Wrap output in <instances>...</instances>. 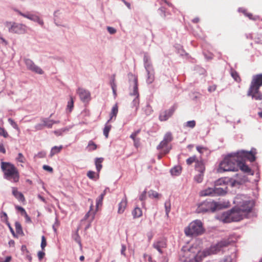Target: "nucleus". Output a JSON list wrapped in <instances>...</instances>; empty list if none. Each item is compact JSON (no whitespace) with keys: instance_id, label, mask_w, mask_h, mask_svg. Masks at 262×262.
Masks as SVG:
<instances>
[{"instance_id":"f257e3e1","label":"nucleus","mask_w":262,"mask_h":262,"mask_svg":"<svg viewBox=\"0 0 262 262\" xmlns=\"http://www.w3.org/2000/svg\"><path fill=\"white\" fill-rule=\"evenodd\" d=\"M233 202L235 206L231 210L224 212L218 215L217 218L222 222L227 223L243 220L251 211L254 205L252 201L242 194L237 195Z\"/></svg>"},{"instance_id":"f03ea898","label":"nucleus","mask_w":262,"mask_h":262,"mask_svg":"<svg viewBox=\"0 0 262 262\" xmlns=\"http://www.w3.org/2000/svg\"><path fill=\"white\" fill-rule=\"evenodd\" d=\"M257 154V149L253 147L250 151L239 150L227 155L220 164H245L246 161L253 163L256 161Z\"/></svg>"},{"instance_id":"7ed1b4c3","label":"nucleus","mask_w":262,"mask_h":262,"mask_svg":"<svg viewBox=\"0 0 262 262\" xmlns=\"http://www.w3.org/2000/svg\"><path fill=\"white\" fill-rule=\"evenodd\" d=\"M204 231L203 224L201 221L196 220L191 223L184 229L187 236H195L202 234Z\"/></svg>"},{"instance_id":"20e7f679","label":"nucleus","mask_w":262,"mask_h":262,"mask_svg":"<svg viewBox=\"0 0 262 262\" xmlns=\"http://www.w3.org/2000/svg\"><path fill=\"white\" fill-rule=\"evenodd\" d=\"M222 208V205L218 202L214 201H205L199 204L196 209L198 213L207 211L214 212L218 209Z\"/></svg>"},{"instance_id":"39448f33","label":"nucleus","mask_w":262,"mask_h":262,"mask_svg":"<svg viewBox=\"0 0 262 262\" xmlns=\"http://www.w3.org/2000/svg\"><path fill=\"white\" fill-rule=\"evenodd\" d=\"M230 244L228 240L223 239L217 244L212 245L210 248L204 251L205 256L215 254L222 251L224 248L227 247Z\"/></svg>"},{"instance_id":"423d86ee","label":"nucleus","mask_w":262,"mask_h":262,"mask_svg":"<svg viewBox=\"0 0 262 262\" xmlns=\"http://www.w3.org/2000/svg\"><path fill=\"white\" fill-rule=\"evenodd\" d=\"M5 25L8 29L9 32L11 33L24 34L27 32V27L22 24L6 21L5 23Z\"/></svg>"},{"instance_id":"0eeeda50","label":"nucleus","mask_w":262,"mask_h":262,"mask_svg":"<svg viewBox=\"0 0 262 262\" xmlns=\"http://www.w3.org/2000/svg\"><path fill=\"white\" fill-rule=\"evenodd\" d=\"M2 169L4 172L6 178L9 180L12 179L15 182L18 181L19 176L17 170L13 165H2Z\"/></svg>"},{"instance_id":"6e6552de","label":"nucleus","mask_w":262,"mask_h":262,"mask_svg":"<svg viewBox=\"0 0 262 262\" xmlns=\"http://www.w3.org/2000/svg\"><path fill=\"white\" fill-rule=\"evenodd\" d=\"M199 251L200 250L198 249L195 251H193V248L187 250H182L180 253V260L182 262L192 261Z\"/></svg>"},{"instance_id":"1a4fd4ad","label":"nucleus","mask_w":262,"mask_h":262,"mask_svg":"<svg viewBox=\"0 0 262 262\" xmlns=\"http://www.w3.org/2000/svg\"><path fill=\"white\" fill-rule=\"evenodd\" d=\"M177 106L173 105L168 110L161 111L159 114V119L161 121H165L172 116L176 110Z\"/></svg>"},{"instance_id":"9d476101","label":"nucleus","mask_w":262,"mask_h":262,"mask_svg":"<svg viewBox=\"0 0 262 262\" xmlns=\"http://www.w3.org/2000/svg\"><path fill=\"white\" fill-rule=\"evenodd\" d=\"M76 92L81 101L83 102H89L91 100V93L89 91L82 88H79Z\"/></svg>"},{"instance_id":"9b49d317","label":"nucleus","mask_w":262,"mask_h":262,"mask_svg":"<svg viewBox=\"0 0 262 262\" xmlns=\"http://www.w3.org/2000/svg\"><path fill=\"white\" fill-rule=\"evenodd\" d=\"M25 63L28 70L38 74H43V71L42 69L36 66L32 60L30 59H25Z\"/></svg>"},{"instance_id":"f8f14e48","label":"nucleus","mask_w":262,"mask_h":262,"mask_svg":"<svg viewBox=\"0 0 262 262\" xmlns=\"http://www.w3.org/2000/svg\"><path fill=\"white\" fill-rule=\"evenodd\" d=\"M262 85V74H257L253 76L250 86L252 90L256 91L257 89H259Z\"/></svg>"},{"instance_id":"ddd939ff","label":"nucleus","mask_w":262,"mask_h":262,"mask_svg":"<svg viewBox=\"0 0 262 262\" xmlns=\"http://www.w3.org/2000/svg\"><path fill=\"white\" fill-rule=\"evenodd\" d=\"M195 169L198 171L199 173L194 177V180L197 183H201L203 179V174L205 168L204 165H195Z\"/></svg>"},{"instance_id":"4468645a","label":"nucleus","mask_w":262,"mask_h":262,"mask_svg":"<svg viewBox=\"0 0 262 262\" xmlns=\"http://www.w3.org/2000/svg\"><path fill=\"white\" fill-rule=\"evenodd\" d=\"M248 95L251 96L252 98L256 100H262V94L259 91V89H257L256 91H253L251 88H249L248 92Z\"/></svg>"},{"instance_id":"2eb2a0df","label":"nucleus","mask_w":262,"mask_h":262,"mask_svg":"<svg viewBox=\"0 0 262 262\" xmlns=\"http://www.w3.org/2000/svg\"><path fill=\"white\" fill-rule=\"evenodd\" d=\"M235 166V165H220L217 170L218 172L236 171L237 169V167Z\"/></svg>"},{"instance_id":"dca6fc26","label":"nucleus","mask_w":262,"mask_h":262,"mask_svg":"<svg viewBox=\"0 0 262 262\" xmlns=\"http://www.w3.org/2000/svg\"><path fill=\"white\" fill-rule=\"evenodd\" d=\"M153 246L160 253H162L161 249L166 247V242L164 240L158 241L154 243Z\"/></svg>"},{"instance_id":"f3484780","label":"nucleus","mask_w":262,"mask_h":262,"mask_svg":"<svg viewBox=\"0 0 262 262\" xmlns=\"http://www.w3.org/2000/svg\"><path fill=\"white\" fill-rule=\"evenodd\" d=\"M127 203V202L126 198L122 200L121 202L119 204V207L118 209V213L119 214H122L124 212L126 207Z\"/></svg>"},{"instance_id":"a211bd4d","label":"nucleus","mask_w":262,"mask_h":262,"mask_svg":"<svg viewBox=\"0 0 262 262\" xmlns=\"http://www.w3.org/2000/svg\"><path fill=\"white\" fill-rule=\"evenodd\" d=\"M182 169L180 165H176L170 169V172L172 176H177L181 174Z\"/></svg>"},{"instance_id":"6ab92c4d","label":"nucleus","mask_w":262,"mask_h":262,"mask_svg":"<svg viewBox=\"0 0 262 262\" xmlns=\"http://www.w3.org/2000/svg\"><path fill=\"white\" fill-rule=\"evenodd\" d=\"M227 187L226 186H223V187H215L214 188V196L216 195H221L226 194L227 192Z\"/></svg>"},{"instance_id":"aec40b11","label":"nucleus","mask_w":262,"mask_h":262,"mask_svg":"<svg viewBox=\"0 0 262 262\" xmlns=\"http://www.w3.org/2000/svg\"><path fill=\"white\" fill-rule=\"evenodd\" d=\"M200 195L201 196H214V191L213 188H208L200 192Z\"/></svg>"},{"instance_id":"412c9836","label":"nucleus","mask_w":262,"mask_h":262,"mask_svg":"<svg viewBox=\"0 0 262 262\" xmlns=\"http://www.w3.org/2000/svg\"><path fill=\"white\" fill-rule=\"evenodd\" d=\"M148 195L150 198L155 199L157 200L160 199L162 196L161 194L159 193L158 192H157L155 190H150L148 192Z\"/></svg>"},{"instance_id":"4be33fe9","label":"nucleus","mask_w":262,"mask_h":262,"mask_svg":"<svg viewBox=\"0 0 262 262\" xmlns=\"http://www.w3.org/2000/svg\"><path fill=\"white\" fill-rule=\"evenodd\" d=\"M226 183L231 187H237L240 185V182L236 180L234 177L228 179Z\"/></svg>"},{"instance_id":"5701e85b","label":"nucleus","mask_w":262,"mask_h":262,"mask_svg":"<svg viewBox=\"0 0 262 262\" xmlns=\"http://www.w3.org/2000/svg\"><path fill=\"white\" fill-rule=\"evenodd\" d=\"M234 178L236 180L240 182V185L244 184L248 181L247 178L243 174H237Z\"/></svg>"},{"instance_id":"b1692460","label":"nucleus","mask_w":262,"mask_h":262,"mask_svg":"<svg viewBox=\"0 0 262 262\" xmlns=\"http://www.w3.org/2000/svg\"><path fill=\"white\" fill-rule=\"evenodd\" d=\"M132 95H134L138 97L139 96L138 89V79L135 78L133 81V91Z\"/></svg>"},{"instance_id":"393cba45","label":"nucleus","mask_w":262,"mask_h":262,"mask_svg":"<svg viewBox=\"0 0 262 262\" xmlns=\"http://www.w3.org/2000/svg\"><path fill=\"white\" fill-rule=\"evenodd\" d=\"M62 148V145H60L59 146H55L53 147L51 150L50 156L52 157L54 155L60 152Z\"/></svg>"},{"instance_id":"a878e982","label":"nucleus","mask_w":262,"mask_h":262,"mask_svg":"<svg viewBox=\"0 0 262 262\" xmlns=\"http://www.w3.org/2000/svg\"><path fill=\"white\" fill-rule=\"evenodd\" d=\"M147 71L148 74L146 81L148 83L150 84L152 83L155 80V73L154 70L150 71L148 70H147Z\"/></svg>"},{"instance_id":"bb28decb","label":"nucleus","mask_w":262,"mask_h":262,"mask_svg":"<svg viewBox=\"0 0 262 262\" xmlns=\"http://www.w3.org/2000/svg\"><path fill=\"white\" fill-rule=\"evenodd\" d=\"M97 148V145L92 140L89 141L86 149L89 151H92Z\"/></svg>"},{"instance_id":"cd10ccee","label":"nucleus","mask_w":262,"mask_h":262,"mask_svg":"<svg viewBox=\"0 0 262 262\" xmlns=\"http://www.w3.org/2000/svg\"><path fill=\"white\" fill-rule=\"evenodd\" d=\"M118 107L117 104H116L113 106V107L112 109V111L110 114V119L108 121V122H109L110 120L113 119V117H115V118H116L117 114L118 113Z\"/></svg>"},{"instance_id":"c85d7f7f","label":"nucleus","mask_w":262,"mask_h":262,"mask_svg":"<svg viewBox=\"0 0 262 262\" xmlns=\"http://www.w3.org/2000/svg\"><path fill=\"white\" fill-rule=\"evenodd\" d=\"M231 75L232 78L237 82H240L241 81V78L238 74V73L233 69L231 70Z\"/></svg>"},{"instance_id":"c756f323","label":"nucleus","mask_w":262,"mask_h":262,"mask_svg":"<svg viewBox=\"0 0 262 262\" xmlns=\"http://www.w3.org/2000/svg\"><path fill=\"white\" fill-rule=\"evenodd\" d=\"M134 218L139 217L142 215V211L139 207H136L132 212Z\"/></svg>"},{"instance_id":"7c9ffc66","label":"nucleus","mask_w":262,"mask_h":262,"mask_svg":"<svg viewBox=\"0 0 262 262\" xmlns=\"http://www.w3.org/2000/svg\"><path fill=\"white\" fill-rule=\"evenodd\" d=\"M12 193L13 195L18 200H23L24 199L23 194L21 192H18L15 188H13Z\"/></svg>"},{"instance_id":"2f4dec72","label":"nucleus","mask_w":262,"mask_h":262,"mask_svg":"<svg viewBox=\"0 0 262 262\" xmlns=\"http://www.w3.org/2000/svg\"><path fill=\"white\" fill-rule=\"evenodd\" d=\"M42 122H43V125L45 126H47L49 128H51L54 123H57L58 122L56 121H54L51 120H47L46 119H43Z\"/></svg>"},{"instance_id":"473e14b6","label":"nucleus","mask_w":262,"mask_h":262,"mask_svg":"<svg viewBox=\"0 0 262 262\" xmlns=\"http://www.w3.org/2000/svg\"><path fill=\"white\" fill-rule=\"evenodd\" d=\"M241 166V169L242 171L249 173L251 175L253 174V172L251 170V169L248 167V165H239Z\"/></svg>"},{"instance_id":"72a5a7b5","label":"nucleus","mask_w":262,"mask_h":262,"mask_svg":"<svg viewBox=\"0 0 262 262\" xmlns=\"http://www.w3.org/2000/svg\"><path fill=\"white\" fill-rule=\"evenodd\" d=\"M164 207L165 209L166 215L167 217L169 216V213L171 210V203L170 201L168 200L165 202Z\"/></svg>"},{"instance_id":"f704fd0d","label":"nucleus","mask_w":262,"mask_h":262,"mask_svg":"<svg viewBox=\"0 0 262 262\" xmlns=\"http://www.w3.org/2000/svg\"><path fill=\"white\" fill-rule=\"evenodd\" d=\"M112 128L111 125L108 124L106 123L105 125V127L103 129V135L106 138H107L108 137L109 132Z\"/></svg>"},{"instance_id":"c9c22d12","label":"nucleus","mask_w":262,"mask_h":262,"mask_svg":"<svg viewBox=\"0 0 262 262\" xmlns=\"http://www.w3.org/2000/svg\"><path fill=\"white\" fill-rule=\"evenodd\" d=\"M173 139L172 135L171 133L168 132L167 133L164 137L163 140L167 142V143L170 142Z\"/></svg>"},{"instance_id":"e433bc0d","label":"nucleus","mask_w":262,"mask_h":262,"mask_svg":"<svg viewBox=\"0 0 262 262\" xmlns=\"http://www.w3.org/2000/svg\"><path fill=\"white\" fill-rule=\"evenodd\" d=\"M98 174H96L94 171H89L87 173V176L90 179L93 180H96L98 178Z\"/></svg>"},{"instance_id":"4c0bfd02","label":"nucleus","mask_w":262,"mask_h":262,"mask_svg":"<svg viewBox=\"0 0 262 262\" xmlns=\"http://www.w3.org/2000/svg\"><path fill=\"white\" fill-rule=\"evenodd\" d=\"M143 110L146 116L150 115L152 112V108L149 104H147L146 106L143 108Z\"/></svg>"},{"instance_id":"58836bf2","label":"nucleus","mask_w":262,"mask_h":262,"mask_svg":"<svg viewBox=\"0 0 262 262\" xmlns=\"http://www.w3.org/2000/svg\"><path fill=\"white\" fill-rule=\"evenodd\" d=\"M245 14L250 19L254 20H262V19H260V17L259 16L256 15L253 16L252 14L250 13H246L245 12Z\"/></svg>"},{"instance_id":"ea45409f","label":"nucleus","mask_w":262,"mask_h":262,"mask_svg":"<svg viewBox=\"0 0 262 262\" xmlns=\"http://www.w3.org/2000/svg\"><path fill=\"white\" fill-rule=\"evenodd\" d=\"M167 144H168V143L163 140L160 143V144L158 145V146H157V149H162L164 148V150L166 149L167 148H168L167 147Z\"/></svg>"},{"instance_id":"a19ab883","label":"nucleus","mask_w":262,"mask_h":262,"mask_svg":"<svg viewBox=\"0 0 262 262\" xmlns=\"http://www.w3.org/2000/svg\"><path fill=\"white\" fill-rule=\"evenodd\" d=\"M74 240L79 244L80 248L82 247V244L80 241V237L78 234V231L73 236Z\"/></svg>"},{"instance_id":"79ce46f5","label":"nucleus","mask_w":262,"mask_h":262,"mask_svg":"<svg viewBox=\"0 0 262 262\" xmlns=\"http://www.w3.org/2000/svg\"><path fill=\"white\" fill-rule=\"evenodd\" d=\"M16 161L20 163H25L26 162V159L24 156L21 154L19 153L17 157L16 158Z\"/></svg>"},{"instance_id":"37998d69","label":"nucleus","mask_w":262,"mask_h":262,"mask_svg":"<svg viewBox=\"0 0 262 262\" xmlns=\"http://www.w3.org/2000/svg\"><path fill=\"white\" fill-rule=\"evenodd\" d=\"M8 122L14 128L16 129L17 130H19V128L17 124L12 119L9 118Z\"/></svg>"},{"instance_id":"c03bdc74","label":"nucleus","mask_w":262,"mask_h":262,"mask_svg":"<svg viewBox=\"0 0 262 262\" xmlns=\"http://www.w3.org/2000/svg\"><path fill=\"white\" fill-rule=\"evenodd\" d=\"M225 183H226V182L225 181V180L224 179H223V178L219 179L216 181H215V186L217 187L218 186H220V185H224V186H225Z\"/></svg>"},{"instance_id":"a18cd8bd","label":"nucleus","mask_w":262,"mask_h":262,"mask_svg":"<svg viewBox=\"0 0 262 262\" xmlns=\"http://www.w3.org/2000/svg\"><path fill=\"white\" fill-rule=\"evenodd\" d=\"M16 231L17 233L20 234L23 233L21 225L18 222H16L15 224Z\"/></svg>"},{"instance_id":"49530a36","label":"nucleus","mask_w":262,"mask_h":262,"mask_svg":"<svg viewBox=\"0 0 262 262\" xmlns=\"http://www.w3.org/2000/svg\"><path fill=\"white\" fill-rule=\"evenodd\" d=\"M196 124L194 120L188 121L186 123V126L190 128H193L195 127Z\"/></svg>"},{"instance_id":"de8ad7c7","label":"nucleus","mask_w":262,"mask_h":262,"mask_svg":"<svg viewBox=\"0 0 262 262\" xmlns=\"http://www.w3.org/2000/svg\"><path fill=\"white\" fill-rule=\"evenodd\" d=\"M0 135L6 138L9 136L8 133L5 128L0 127Z\"/></svg>"},{"instance_id":"09e8293b","label":"nucleus","mask_w":262,"mask_h":262,"mask_svg":"<svg viewBox=\"0 0 262 262\" xmlns=\"http://www.w3.org/2000/svg\"><path fill=\"white\" fill-rule=\"evenodd\" d=\"M104 198V194H101L96 200V207H98L100 205L102 204V200Z\"/></svg>"},{"instance_id":"8fccbe9b","label":"nucleus","mask_w":262,"mask_h":262,"mask_svg":"<svg viewBox=\"0 0 262 262\" xmlns=\"http://www.w3.org/2000/svg\"><path fill=\"white\" fill-rule=\"evenodd\" d=\"M47 246V242L45 236H41V248L42 250H45V247Z\"/></svg>"},{"instance_id":"3c124183","label":"nucleus","mask_w":262,"mask_h":262,"mask_svg":"<svg viewBox=\"0 0 262 262\" xmlns=\"http://www.w3.org/2000/svg\"><path fill=\"white\" fill-rule=\"evenodd\" d=\"M25 17L34 21H36V20L38 19V17L37 16L32 14H26V15L25 16Z\"/></svg>"},{"instance_id":"603ef678","label":"nucleus","mask_w":262,"mask_h":262,"mask_svg":"<svg viewBox=\"0 0 262 262\" xmlns=\"http://www.w3.org/2000/svg\"><path fill=\"white\" fill-rule=\"evenodd\" d=\"M93 207V204H92L90 207V210L85 215L86 217H88L90 216H92V219H94V215H95V212H91V210H92Z\"/></svg>"},{"instance_id":"864d4df0","label":"nucleus","mask_w":262,"mask_h":262,"mask_svg":"<svg viewBox=\"0 0 262 262\" xmlns=\"http://www.w3.org/2000/svg\"><path fill=\"white\" fill-rule=\"evenodd\" d=\"M140 130H138L137 131L135 132L134 133H132L131 135L130 136V137L134 140L135 144H136V137L138 135V134L139 133Z\"/></svg>"},{"instance_id":"5fc2aeb1","label":"nucleus","mask_w":262,"mask_h":262,"mask_svg":"<svg viewBox=\"0 0 262 262\" xmlns=\"http://www.w3.org/2000/svg\"><path fill=\"white\" fill-rule=\"evenodd\" d=\"M170 148H167L166 149H164L163 150V152L160 153V154H159L158 155V159H161L162 157V156H163L164 155H165L166 154H167L169 152V151L170 150Z\"/></svg>"},{"instance_id":"6e6d98bb","label":"nucleus","mask_w":262,"mask_h":262,"mask_svg":"<svg viewBox=\"0 0 262 262\" xmlns=\"http://www.w3.org/2000/svg\"><path fill=\"white\" fill-rule=\"evenodd\" d=\"M111 87L113 90V94L115 96V97L116 96L117 93H116V85L115 84L114 81H113L111 83Z\"/></svg>"},{"instance_id":"4d7b16f0","label":"nucleus","mask_w":262,"mask_h":262,"mask_svg":"<svg viewBox=\"0 0 262 262\" xmlns=\"http://www.w3.org/2000/svg\"><path fill=\"white\" fill-rule=\"evenodd\" d=\"M196 159L195 157H190L187 160V164H191L192 163H195Z\"/></svg>"},{"instance_id":"13d9d810","label":"nucleus","mask_w":262,"mask_h":262,"mask_svg":"<svg viewBox=\"0 0 262 262\" xmlns=\"http://www.w3.org/2000/svg\"><path fill=\"white\" fill-rule=\"evenodd\" d=\"M146 191L144 190L142 194L140 196V200L141 201H144L146 199Z\"/></svg>"},{"instance_id":"bf43d9fd","label":"nucleus","mask_w":262,"mask_h":262,"mask_svg":"<svg viewBox=\"0 0 262 262\" xmlns=\"http://www.w3.org/2000/svg\"><path fill=\"white\" fill-rule=\"evenodd\" d=\"M107 30L108 31V32L111 34H115L116 32V30L115 28L111 27H108L107 28Z\"/></svg>"},{"instance_id":"052dcab7","label":"nucleus","mask_w":262,"mask_h":262,"mask_svg":"<svg viewBox=\"0 0 262 262\" xmlns=\"http://www.w3.org/2000/svg\"><path fill=\"white\" fill-rule=\"evenodd\" d=\"M43 169L50 172H52L53 171L52 168L48 165H44L43 166Z\"/></svg>"},{"instance_id":"680f3d73","label":"nucleus","mask_w":262,"mask_h":262,"mask_svg":"<svg viewBox=\"0 0 262 262\" xmlns=\"http://www.w3.org/2000/svg\"><path fill=\"white\" fill-rule=\"evenodd\" d=\"M216 85H214V84L209 86L208 88V91L210 93L215 91L216 90Z\"/></svg>"},{"instance_id":"e2e57ef3","label":"nucleus","mask_w":262,"mask_h":262,"mask_svg":"<svg viewBox=\"0 0 262 262\" xmlns=\"http://www.w3.org/2000/svg\"><path fill=\"white\" fill-rule=\"evenodd\" d=\"M73 104H74V101H73L72 97H71V100L70 102H68V107L70 108V111L73 107Z\"/></svg>"},{"instance_id":"0e129e2a","label":"nucleus","mask_w":262,"mask_h":262,"mask_svg":"<svg viewBox=\"0 0 262 262\" xmlns=\"http://www.w3.org/2000/svg\"><path fill=\"white\" fill-rule=\"evenodd\" d=\"M45 255V253L43 251H39L37 253L38 257L40 260H41L43 258Z\"/></svg>"},{"instance_id":"69168bd1","label":"nucleus","mask_w":262,"mask_h":262,"mask_svg":"<svg viewBox=\"0 0 262 262\" xmlns=\"http://www.w3.org/2000/svg\"><path fill=\"white\" fill-rule=\"evenodd\" d=\"M45 156H46V153L44 151H41V152H39L37 155H36L35 156V157L36 158H43Z\"/></svg>"},{"instance_id":"338daca9","label":"nucleus","mask_w":262,"mask_h":262,"mask_svg":"<svg viewBox=\"0 0 262 262\" xmlns=\"http://www.w3.org/2000/svg\"><path fill=\"white\" fill-rule=\"evenodd\" d=\"M231 261H232V259H231V257L229 256H227V257L224 258L222 260H221L219 262H231Z\"/></svg>"},{"instance_id":"774afa93","label":"nucleus","mask_w":262,"mask_h":262,"mask_svg":"<svg viewBox=\"0 0 262 262\" xmlns=\"http://www.w3.org/2000/svg\"><path fill=\"white\" fill-rule=\"evenodd\" d=\"M104 161V159L103 158H97L95 160V164H101Z\"/></svg>"}]
</instances>
